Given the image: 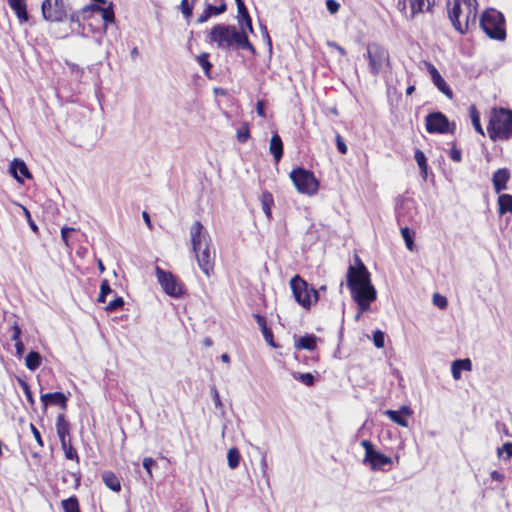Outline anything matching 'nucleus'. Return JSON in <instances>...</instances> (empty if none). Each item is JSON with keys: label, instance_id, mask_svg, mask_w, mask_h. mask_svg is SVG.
Returning <instances> with one entry per match:
<instances>
[{"label": "nucleus", "instance_id": "obj_1", "mask_svg": "<svg viewBox=\"0 0 512 512\" xmlns=\"http://www.w3.org/2000/svg\"><path fill=\"white\" fill-rule=\"evenodd\" d=\"M209 41L216 43L222 50H230L233 45L241 49H247L253 54L256 52L254 46L244 31H239L234 25L216 24L208 35Z\"/></svg>", "mask_w": 512, "mask_h": 512}, {"label": "nucleus", "instance_id": "obj_2", "mask_svg": "<svg viewBox=\"0 0 512 512\" xmlns=\"http://www.w3.org/2000/svg\"><path fill=\"white\" fill-rule=\"evenodd\" d=\"M487 132L492 141H507L512 137V110L504 107L491 109Z\"/></svg>", "mask_w": 512, "mask_h": 512}, {"label": "nucleus", "instance_id": "obj_3", "mask_svg": "<svg viewBox=\"0 0 512 512\" xmlns=\"http://www.w3.org/2000/svg\"><path fill=\"white\" fill-rule=\"evenodd\" d=\"M479 24L489 38L498 41L506 39L505 18L498 10L486 9L480 17Z\"/></svg>", "mask_w": 512, "mask_h": 512}, {"label": "nucleus", "instance_id": "obj_4", "mask_svg": "<svg viewBox=\"0 0 512 512\" xmlns=\"http://www.w3.org/2000/svg\"><path fill=\"white\" fill-rule=\"evenodd\" d=\"M362 283H356L352 279L347 281V287L351 291L353 300L357 303L360 313L366 312L370 308V304L376 300L377 291L371 280L361 279Z\"/></svg>", "mask_w": 512, "mask_h": 512}, {"label": "nucleus", "instance_id": "obj_5", "mask_svg": "<svg viewBox=\"0 0 512 512\" xmlns=\"http://www.w3.org/2000/svg\"><path fill=\"white\" fill-rule=\"evenodd\" d=\"M363 57L368 60L369 72L373 76H378L384 67L390 65L388 50L376 42L367 44L366 53L363 54Z\"/></svg>", "mask_w": 512, "mask_h": 512}, {"label": "nucleus", "instance_id": "obj_6", "mask_svg": "<svg viewBox=\"0 0 512 512\" xmlns=\"http://www.w3.org/2000/svg\"><path fill=\"white\" fill-rule=\"evenodd\" d=\"M290 287L296 302L303 308H310L312 303L317 302L319 299V292L311 287L299 275L292 277L290 280Z\"/></svg>", "mask_w": 512, "mask_h": 512}, {"label": "nucleus", "instance_id": "obj_7", "mask_svg": "<svg viewBox=\"0 0 512 512\" xmlns=\"http://www.w3.org/2000/svg\"><path fill=\"white\" fill-rule=\"evenodd\" d=\"M290 178L299 193L312 195L318 190V180L310 170L297 167L291 171Z\"/></svg>", "mask_w": 512, "mask_h": 512}, {"label": "nucleus", "instance_id": "obj_8", "mask_svg": "<svg viewBox=\"0 0 512 512\" xmlns=\"http://www.w3.org/2000/svg\"><path fill=\"white\" fill-rule=\"evenodd\" d=\"M361 446L365 450L363 463L369 464L372 470H381L386 465L392 464V459L377 451L369 440H362Z\"/></svg>", "mask_w": 512, "mask_h": 512}, {"label": "nucleus", "instance_id": "obj_9", "mask_svg": "<svg viewBox=\"0 0 512 512\" xmlns=\"http://www.w3.org/2000/svg\"><path fill=\"white\" fill-rule=\"evenodd\" d=\"M155 273L159 284L167 295L171 297H179L184 293L182 285L171 272L165 271L159 266H156Z\"/></svg>", "mask_w": 512, "mask_h": 512}, {"label": "nucleus", "instance_id": "obj_10", "mask_svg": "<svg viewBox=\"0 0 512 512\" xmlns=\"http://www.w3.org/2000/svg\"><path fill=\"white\" fill-rule=\"evenodd\" d=\"M45 20L61 22L67 16L66 6L63 0H44L41 6Z\"/></svg>", "mask_w": 512, "mask_h": 512}, {"label": "nucleus", "instance_id": "obj_11", "mask_svg": "<svg viewBox=\"0 0 512 512\" xmlns=\"http://www.w3.org/2000/svg\"><path fill=\"white\" fill-rule=\"evenodd\" d=\"M190 238L194 253L200 252L202 248L206 246L209 247L211 244V239L208 232L204 229V226L199 221H196L192 224L190 228Z\"/></svg>", "mask_w": 512, "mask_h": 512}, {"label": "nucleus", "instance_id": "obj_12", "mask_svg": "<svg viewBox=\"0 0 512 512\" xmlns=\"http://www.w3.org/2000/svg\"><path fill=\"white\" fill-rule=\"evenodd\" d=\"M449 120L442 112H432L426 116V130L428 133L444 134L450 131Z\"/></svg>", "mask_w": 512, "mask_h": 512}, {"label": "nucleus", "instance_id": "obj_13", "mask_svg": "<svg viewBox=\"0 0 512 512\" xmlns=\"http://www.w3.org/2000/svg\"><path fill=\"white\" fill-rule=\"evenodd\" d=\"M464 0H453L452 6L448 9V17L459 33L465 34L466 27L462 26L461 17L464 12Z\"/></svg>", "mask_w": 512, "mask_h": 512}, {"label": "nucleus", "instance_id": "obj_14", "mask_svg": "<svg viewBox=\"0 0 512 512\" xmlns=\"http://www.w3.org/2000/svg\"><path fill=\"white\" fill-rule=\"evenodd\" d=\"M366 277L368 280H371L370 272L361 259L356 255L355 265H350L348 268L346 282L349 281V279H352L356 283H362L361 279H365Z\"/></svg>", "mask_w": 512, "mask_h": 512}, {"label": "nucleus", "instance_id": "obj_15", "mask_svg": "<svg viewBox=\"0 0 512 512\" xmlns=\"http://www.w3.org/2000/svg\"><path fill=\"white\" fill-rule=\"evenodd\" d=\"M195 255L200 269L209 276L213 270L214 251L211 250L210 246H206L200 252L195 253Z\"/></svg>", "mask_w": 512, "mask_h": 512}, {"label": "nucleus", "instance_id": "obj_16", "mask_svg": "<svg viewBox=\"0 0 512 512\" xmlns=\"http://www.w3.org/2000/svg\"><path fill=\"white\" fill-rule=\"evenodd\" d=\"M40 400L43 404L44 411L47 410L49 405H58L63 410L67 408L68 398L62 392H53V393H45L41 394Z\"/></svg>", "mask_w": 512, "mask_h": 512}, {"label": "nucleus", "instance_id": "obj_17", "mask_svg": "<svg viewBox=\"0 0 512 512\" xmlns=\"http://www.w3.org/2000/svg\"><path fill=\"white\" fill-rule=\"evenodd\" d=\"M89 11L101 13V17L105 23V26L109 23H113L115 20L112 3H110L107 7H102L97 4H89L82 8L83 14H86Z\"/></svg>", "mask_w": 512, "mask_h": 512}, {"label": "nucleus", "instance_id": "obj_18", "mask_svg": "<svg viewBox=\"0 0 512 512\" xmlns=\"http://www.w3.org/2000/svg\"><path fill=\"white\" fill-rule=\"evenodd\" d=\"M510 171L508 168H499L492 175V184L494 191L500 194L507 189V183L510 180Z\"/></svg>", "mask_w": 512, "mask_h": 512}, {"label": "nucleus", "instance_id": "obj_19", "mask_svg": "<svg viewBox=\"0 0 512 512\" xmlns=\"http://www.w3.org/2000/svg\"><path fill=\"white\" fill-rule=\"evenodd\" d=\"M9 171L11 173V175L16 179V181H18L19 183H22L23 182V179L22 177H25L27 179H31L32 178V174L30 173L26 163L21 160V159H18V158H15L11 163H10V168H9Z\"/></svg>", "mask_w": 512, "mask_h": 512}, {"label": "nucleus", "instance_id": "obj_20", "mask_svg": "<svg viewBox=\"0 0 512 512\" xmlns=\"http://www.w3.org/2000/svg\"><path fill=\"white\" fill-rule=\"evenodd\" d=\"M384 414L399 426L408 427V420L406 419V416H410L412 414V410L410 407L403 405L400 410L388 409Z\"/></svg>", "mask_w": 512, "mask_h": 512}, {"label": "nucleus", "instance_id": "obj_21", "mask_svg": "<svg viewBox=\"0 0 512 512\" xmlns=\"http://www.w3.org/2000/svg\"><path fill=\"white\" fill-rule=\"evenodd\" d=\"M464 8L465 9L462 14L464 23H462V26H465L467 31L470 25L476 24L478 1L464 0Z\"/></svg>", "mask_w": 512, "mask_h": 512}, {"label": "nucleus", "instance_id": "obj_22", "mask_svg": "<svg viewBox=\"0 0 512 512\" xmlns=\"http://www.w3.org/2000/svg\"><path fill=\"white\" fill-rule=\"evenodd\" d=\"M56 432L59 437L60 443L65 445V442L70 441V423L66 420L64 414H59L56 419Z\"/></svg>", "mask_w": 512, "mask_h": 512}, {"label": "nucleus", "instance_id": "obj_23", "mask_svg": "<svg viewBox=\"0 0 512 512\" xmlns=\"http://www.w3.org/2000/svg\"><path fill=\"white\" fill-rule=\"evenodd\" d=\"M227 10V5L225 1H221L219 6H215L212 4H207L204 12L198 17L197 22L199 24H203L208 21V19L213 15H220Z\"/></svg>", "mask_w": 512, "mask_h": 512}, {"label": "nucleus", "instance_id": "obj_24", "mask_svg": "<svg viewBox=\"0 0 512 512\" xmlns=\"http://www.w3.org/2000/svg\"><path fill=\"white\" fill-rule=\"evenodd\" d=\"M472 370V362L469 358L465 359H456L452 362L451 365V373L454 380L461 379L462 371H471Z\"/></svg>", "mask_w": 512, "mask_h": 512}, {"label": "nucleus", "instance_id": "obj_25", "mask_svg": "<svg viewBox=\"0 0 512 512\" xmlns=\"http://www.w3.org/2000/svg\"><path fill=\"white\" fill-rule=\"evenodd\" d=\"M7 2L21 23L28 21L26 0H7Z\"/></svg>", "mask_w": 512, "mask_h": 512}, {"label": "nucleus", "instance_id": "obj_26", "mask_svg": "<svg viewBox=\"0 0 512 512\" xmlns=\"http://www.w3.org/2000/svg\"><path fill=\"white\" fill-rule=\"evenodd\" d=\"M269 151L273 155L275 162L278 163L283 156V142L277 132L270 139Z\"/></svg>", "mask_w": 512, "mask_h": 512}, {"label": "nucleus", "instance_id": "obj_27", "mask_svg": "<svg viewBox=\"0 0 512 512\" xmlns=\"http://www.w3.org/2000/svg\"><path fill=\"white\" fill-rule=\"evenodd\" d=\"M254 318L258 324V326L261 329V332L263 334L264 339L266 342L271 345L272 347H275V343L273 341V333L270 328L267 326L266 318L260 314H254Z\"/></svg>", "mask_w": 512, "mask_h": 512}, {"label": "nucleus", "instance_id": "obj_28", "mask_svg": "<svg viewBox=\"0 0 512 512\" xmlns=\"http://www.w3.org/2000/svg\"><path fill=\"white\" fill-rule=\"evenodd\" d=\"M499 215L512 213V195L500 193L497 200Z\"/></svg>", "mask_w": 512, "mask_h": 512}, {"label": "nucleus", "instance_id": "obj_29", "mask_svg": "<svg viewBox=\"0 0 512 512\" xmlns=\"http://www.w3.org/2000/svg\"><path fill=\"white\" fill-rule=\"evenodd\" d=\"M316 336L313 334H307L301 336L295 344V347L299 350L312 351L316 348Z\"/></svg>", "mask_w": 512, "mask_h": 512}, {"label": "nucleus", "instance_id": "obj_30", "mask_svg": "<svg viewBox=\"0 0 512 512\" xmlns=\"http://www.w3.org/2000/svg\"><path fill=\"white\" fill-rule=\"evenodd\" d=\"M102 480L110 490L114 492H119L121 490L119 478L113 472L104 471L102 473Z\"/></svg>", "mask_w": 512, "mask_h": 512}, {"label": "nucleus", "instance_id": "obj_31", "mask_svg": "<svg viewBox=\"0 0 512 512\" xmlns=\"http://www.w3.org/2000/svg\"><path fill=\"white\" fill-rule=\"evenodd\" d=\"M41 362L40 353L34 350L30 351L25 357V365L31 371H35L41 365Z\"/></svg>", "mask_w": 512, "mask_h": 512}, {"label": "nucleus", "instance_id": "obj_32", "mask_svg": "<svg viewBox=\"0 0 512 512\" xmlns=\"http://www.w3.org/2000/svg\"><path fill=\"white\" fill-rule=\"evenodd\" d=\"M406 2L409 3V8L411 11V18H413L416 14L421 13L424 11L426 3L427 10H429L430 3L429 0H406Z\"/></svg>", "mask_w": 512, "mask_h": 512}, {"label": "nucleus", "instance_id": "obj_33", "mask_svg": "<svg viewBox=\"0 0 512 512\" xmlns=\"http://www.w3.org/2000/svg\"><path fill=\"white\" fill-rule=\"evenodd\" d=\"M64 512H81L79 501L76 496H71L61 502Z\"/></svg>", "mask_w": 512, "mask_h": 512}, {"label": "nucleus", "instance_id": "obj_34", "mask_svg": "<svg viewBox=\"0 0 512 512\" xmlns=\"http://www.w3.org/2000/svg\"><path fill=\"white\" fill-rule=\"evenodd\" d=\"M470 118L475 131L483 136L484 130L480 122V115L474 105L470 107Z\"/></svg>", "mask_w": 512, "mask_h": 512}, {"label": "nucleus", "instance_id": "obj_35", "mask_svg": "<svg viewBox=\"0 0 512 512\" xmlns=\"http://www.w3.org/2000/svg\"><path fill=\"white\" fill-rule=\"evenodd\" d=\"M240 458H241L240 453L237 448L232 447L228 450L227 462H228V466L231 469H235L239 466Z\"/></svg>", "mask_w": 512, "mask_h": 512}, {"label": "nucleus", "instance_id": "obj_36", "mask_svg": "<svg viewBox=\"0 0 512 512\" xmlns=\"http://www.w3.org/2000/svg\"><path fill=\"white\" fill-rule=\"evenodd\" d=\"M61 448L64 451L65 457L68 460H73L79 463V456L75 448L71 445V440L61 444Z\"/></svg>", "mask_w": 512, "mask_h": 512}, {"label": "nucleus", "instance_id": "obj_37", "mask_svg": "<svg viewBox=\"0 0 512 512\" xmlns=\"http://www.w3.org/2000/svg\"><path fill=\"white\" fill-rule=\"evenodd\" d=\"M401 235L405 241L406 247L408 250L413 251L414 250V232L410 230L407 226L401 228Z\"/></svg>", "mask_w": 512, "mask_h": 512}, {"label": "nucleus", "instance_id": "obj_38", "mask_svg": "<svg viewBox=\"0 0 512 512\" xmlns=\"http://www.w3.org/2000/svg\"><path fill=\"white\" fill-rule=\"evenodd\" d=\"M261 203H262V209H263L265 215L268 218H270L271 217V205L273 203L272 194L269 192H263L261 195Z\"/></svg>", "mask_w": 512, "mask_h": 512}, {"label": "nucleus", "instance_id": "obj_39", "mask_svg": "<svg viewBox=\"0 0 512 512\" xmlns=\"http://www.w3.org/2000/svg\"><path fill=\"white\" fill-rule=\"evenodd\" d=\"M433 84L437 87V89L443 93L449 99L453 98V91L443 77L439 78Z\"/></svg>", "mask_w": 512, "mask_h": 512}, {"label": "nucleus", "instance_id": "obj_40", "mask_svg": "<svg viewBox=\"0 0 512 512\" xmlns=\"http://www.w3.org/2000/svg\"><path fill=\"white\" fill-rule=\"evenodd\" d=\"M194 4L195 2L192 0H182L179 5V10L187 20L190 19L193 15Z\"/></svg>", "mask_w": 512, "mask_h": 512}, {"label": "nucleus", "instance_id": "obj_41", "mask_svg": "<svg viewBox=\"0 0 512 512\" xmlns=\"http://www.w3.org/2000/svg\"><path fill=\"white\" fill-rule=\"evenodd\" d=\"M208 58H209V54L204 52V53L200 54L199 56H197L196 60H197L198 64L201 66V68L203 69L205 75L209 77L210 76L209 73L212 68V64Z\"/></svg>", "mask_w": 512, "mask_h": 512}, {"label": "nucleus", "instance_id": "obj_42", "mask_svg": "<svg viewBox=\"0 0 512 512\" xmlns=\"http://www.w3.org/2000/svg\"><path fill=\"white\" fill-rule=\"evenodd\" d=\"M293 378L307 386H312L315 382L314 375L309 372L308 373L295 372V373H293Z\"/></svg>", "mask_w": 512, "mask_h": 512}, {"label": "nucleus", "instance_id": "obj_43", "mask_svg": "<svg viewBox=\"0 0 512 512\" xmlns=\"http://www.w3.org/2000/svg\"><path fill=\"white\" fill-rule=\"evenodd\" d=\"M113 290L110 287L108 280H103L100 285V293L98 295V302L105 303L108 294H111Z\"/></svg>", "mask_w": 512, "mask_h": 512}, {"label": "nucleus", "instance_id": "obj_44", "mask_svg": "<svg viewBox=\"0 0 512 512\" xmlns=\"http://www.w3.org/2000/svg\"><path fill=\"white\" fill-rule=\"evenodd\" d=\"M412 206V202L407 200V201H403L401 203V205L399 207H397L396 209V217H397V221L399 224L403 223L406 221V218H405V215H404V210L405 209H410Z\"/></svg>", "mask_w": 512, "mask_h": 512}, {"label": "nucleus", "instance_id": "obj_45", "mask_svg": "<svg viewBox=\"0 0 512 512\" xmlns=\"http://www.w3.org/2000/svg\"><path fill=\"white\" fill-rule=\"evenodd\" d=\"M415 161L417 162L419 168L422 172L426 173L427 171V159L423 151L417 149L414 154Z\"/></svg>", "mask_w": 512, "mask_h": 512}, {"label": "nucleus", "instance_id": "obj_46", "mask_svg": "<svg viewBox=\"0 0 512 512\" xmlns=\"http://www.w3.org/2000/svg\"><path fill=\"white\" fill-rule=\"evenodd\" d=\"M19 385L21 386V388L27 398V401L29 402L30 405L33 406L35 404V399L33 397V394L30 389L29 384L26 381L19 379Z\"/></svg>", "mask_w": 512, "mask_h": 512}, {"label": "nucleus", "instance_id": "obj_47", "mask_svg": "<svg viewBox=\"0 0 512 512\" xmlns=\"http://www.w3.org/2000/svg\"><path fill=\"white\" fill-rule=\"evenodd\" d=\"M237 140L240 142V143H245L249 137H250V131H249V127H248V124H244L241 128H239L237 130Z\"/></svg>", "mask_w": 512, "mask_h": 512}, {"label": "nucleus", "instance_id": "obj_48", "mask_svg": "<svg viewBox=\"0 0 512 512\" xmlns=\"http://www.w3.org/2000/svg\"><path fill=\"white\" fill-rule=\"evenodd\" d=\"M373 343L377 348H383L385 344V334L381 330H376L373 333Z\"/></svg>", "mask_w": 512, "mask_h": 512}, {"label": "nucleus", "instance_id": "obj_49", "mask_svg": "<svg viewBox=\"0 0 512 512\" xmlns=\"http://www.w3.org/2000/svg\"><path fill=\"white\" fill-rule=\"evenodd\" d=\"M124 305V299L121 296H116L112 301H110L107 306V311H115L121 308Z\"/></svg>", "mask_w": 512, "mask_h": 512}, {"label": "nucleus", "instance_id": "obj_50", "mask_svg": "<svg viewBox=\"0 0 512 512\" xmlns=\"http://www.w3.org/2000/svg\"><path fill=\"white\" fill-rule=\"evenodd\" d=\"M433 303L440 309H445L448 305V301L445 296L435 293L433 295Z\"/></svg>", "mask_w": 512, "mask_h": 512}, {"label": "nucleus", "instance_id": "obj_51", "mask_svg": "<svg viewBox=\"0 0 512 512\" xmlns=\"http://www.w3.org/2000/svg\"><path fill=\"white\" fill-rule=\"evenodd\" d=\"M426 68H427V71L429 72L430 76H431V80L432 82H435L436 80H438L439 78H441V74L439 73V71L436 69V67L431 64L430 62H424Z\"/></svg>", "mask_w": 512, "mask_h": 512}, {"label": "nucleus", "instance_id": "obj_52", "mask_svg": "<svg viewBox=\"0 0 512 512\" xmlns=\"http://www.w3.org/2000/svg\"><path fill=\"white\" fill-rule=\"evenodd\" d=\"M156 464H157L156 461L151 457H146L143 459L142 465H143L144 469L146 470V472L148 473L150 478H152L151 469L153 466H156Z\"/></svg>", "mask_w": 512, "mask_h": 512}, {"label": "nucleus", "instance_id": "obj_53", "mask_svg": "<svg viewBox=\"0 0 512 512\" xmlns=\"http://www.w3.org/2000/svg\"><path fill=\"white\" fill-rule=\"evenodd\" d=\"M336 146L341 154H346L348 151L347 145L340 134L336 135Z\"/></svg>", "mask_w": 512, "mask_h": 512}, {"label": "nucleus", "instance_id": "obj_54", "mask_svg": "<svg viewBox=\"0 0 512 512\" xmlns=\"http://www.w3.org/2000/svg\"><path fill=\"white\" fill-rule=\"evenodd\" d=\"M12 335H11V339L14 341V342H17V341H21V328L20 326L18 325L17 322H14V324L12 325Z\"/></svg>", "mask_w": 512, "mask_h": 512}, {"label": "nucleus", "instance_id": "obj_55", "mask_svg": "<svg viewBox=\"0 0 512 512\" xmlns=\"http://www.w3.org/2000/svg\"><path fill=\"white\" fill-rule=\"evenodd\" d=\"M449 156L454 162H460L462 160V153L455 145L450 149Z\"/></svg>", "mask_w": 512, "mask_h": 512}, {"label": "nucleus", "instance_id": "obj_56", "mask_svg": "<svg viewBox=\"0 0 512 512\" xmlns=\"http://www.w3.org/2000/svg\"><path fill=\"white\" fill-rule=\"evenodd\" d=\"M326 8L331 14L339 11L340 4L336 0H326Z\"/></svg>", "mask_w": 512, "mask_h": 512}, {"label": "nucleus", "instance_id": "obj_57", "mask_svg": "<svg viewBox=\"0 0 512 512\" xmlns=\"http://www.w3.org/2000/svg\"><path fill=\"white\" fill-rule=\"evenodd\" d=\"M506 453L508 458L512 457V442H506L498 449V454Z\"/></svg>", "mask_w": 512, "mask_h": 512}, {"label": "nucleus", "instance_id": "obj_58", "mask_svg": "<svg viewBox=\"0 0 512 512\" xmlns=\"http://www.w3.org/2000/svg\"><path fill=\"white\" fill-rule=\"evenodd\" d=\"M74 230H75L74 228L66 227V226L61 229V238H62V240H63V242L65 243L66 246H69V241H68L69 234L71 232H73Z\"/></svg>", "mask_w": 512, "mask_h": 512}, {"label": "nucleus", "instance_id": "obj_59", "mask_svg": "<svg viewBox=\"0 0 512 512\" xmlns=\"http://www.w3.org/2000/svg\"><path fill=\"white\" fill-rule=\"evenodd\" d=\"M23 210H24V214H25V216H26V218H27V221H28L29 227L32 229V231L37 232V231H38V226H37V225H36V223L32 220V218H31V214H30L29 210H28V209H26V208H23Z\"/></svg>", "mask_w": 512, "mask_h": 512}, {"label": "nucleus", "instance_id": "obj_60", "mask_svg": "<svg viewBox=\"0 0 512 512\" xmlns=\"http://www.w3.org/2000/svg\"><path fill=\"white\" fill-rule=\"evenodd\" d=\"M30 428H31V431L33 433V436H34L36 442L39 444V446L42 447L44 444H43V440H42L39 430L33 424L30 425Z\"/></svg>", "mask_w": 512, "mask_h": 512}, {"label": "nucleus", "instance_id": "obj_61", "mask_svg": "<svg viewBox=\"0 0 512 512\" xmlns=\"http://www.w3.org/2000/svg\"><path fill=\"white\" fill-rule=\"evenodd\" d=\"M257 114L261 117H265V104L263 101L259 100L256 104Z\"/></svg>", "mask_w": 512, "mask_h": 512}, {"label": "nucleus", "instance_id": "obj_62", "mask_svg": "<svg viewBox=\"0 0 512 512\" xmlns=\"http://www.w3.org/2000/svg\"><path fill=\"white\" fill-rule=\"evenodd\" d=\"M16 355L21 357L24 353L25 347L22 341L15 342Z\"/></svg>", "mask_w": 512, "mask_h": 512}, {"label": "nucleus", "instance_id": "obj_63", "mask_svg": "<svg viewBox=\"0 0 512 512\" xmlns=\"http://www.w3.org/2000/svg\"><path fill=\"white\" fill-rule=\"evenodd\" d=\"M490 477H491L492 480L498 481V482H501L504 479V475L502 473H500L499 471H497V470H493L490 473Z\"/></svg>", "mask_w": 512, "mask_h": 512}, {"label": "nucleus", "instance_id": "obj_64", "mask_svg": "<svg viewBox=\"0 0 512 512\" xmlns=\"http://www.w3.org/2000/svg\"><path fill=\"white\" fill-rule=\"evenodd\" d=\"M329 46L336 49L340 53V55L346 56V54H347L346 50L342 46L338 45L337 43H335V42L329 43Z\"/></svg>", "mask_w": 512, "mask_h": 512}]
</instances>
